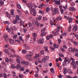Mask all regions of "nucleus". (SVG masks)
I'll list each match as a JSON object with an SVG mask.
<instances>
[{
	"mask_svg": "<svg viewBox=\"0 0 78 78\" xmlns=\"http://www.w3.org/2000/svg\"><path fill=\"white\" fill-rule=\"evenodd\" d=\"M26 5L28 8H30V12L31 14H32L33 13V5L32 4V2H30L29 3L27 4Z\"/></svg>",
	"mask_w": 78,
	"mask_h": 78,
	"instance_id": "obj_1",
	"label": "nucleus"
},
{
	"mask_svg": "<svg viewBox=\"0 0 78 78\" xmlns=\"http://www.w3.org/2000/svg\"><path fill=\"white\" fill-rule=\"evenodd\" d=\"M20 67V64L17 65L16 67L15 66L14 64L12 65L11 66V67L12 69H16L17 70L19 69Z\"/></svg>",
	"mask_w": 78,
	"mask_h": 78,
	"instance_id": "obj_2",
	"label": "nucleus"
},
{
	"mask_svg": "<svg viewBox=\"0 0 78 78\" xmlns=\"http://www.w3.org/2000/svg\"><path fill=\"white\" fill-rule=\"evenodd\" d=\"M59 12V10L57 8H54V12H53V14H56L57 13H58Z\"/></svg>",
	"mask_w": 78,
	"mask_h": 78,
	"instance_id": "obj_3",
	"label": "nucleus"
},
{
	"mask_svg": "<svg viewBox=\"0 0 78 78\" xmlns=\"http://www.w3.org/2000/svg\"><path fill=\"white\" fill-rule=\"evenodd\" d=\"M38 42L39 43H40V44H43L44 43V39H43V37H42L40 39H39L38 41Z\"/></svg>",
	"mask_w": 78,
	"mask_h": 78,
	"instance_id": "obj_4",
	"label": "nucleus"
},
{
	"mask_svg": "<svg viewBox=\"0 0 78 78\" xmlns=\"http://www.w3.org/2000/svg\"><path fill=\"white\" fill-rule=\"evenodd\" d=\"M47 33L46 32H41V37H43V36H45L46 34H47Z\"/></svg>",
	"mask_w": 78,
	"mask_h": 78,
	"instance_id": "obj_5",
	"label": "nucleus"
},
{
	"mask_svg": "<svg viewBox=\"0 0 78 78\" xmlns=\"http://www.w3.org/2000/svg\"><path fill=\"white\" fill-rule=\"evenodd\" d=\"M70 59L72 61V62H71V65H74V64H75V59H73V58H70Z\"/></svg>",
	"mask_w": 78,
	"mask_h": 78,
	"instance_id": "obj_6",
	"label": "nucleus"
},
{
	"mask_svg": "<svg viewBox=\"0 0 78 78\" xmlns=\"http://www.w3.org/2000/svg\"><path fill=\"white\" fill-rule=\"evenodd\" d=\"M59 8L60 9H62V8L65 9H67V5H66V6H64L63 7L61 5H60L59 6Z\"/></svg>",
	"mask_w": 78,
	"mask_h": 78,
	"instance_id": "obj_7",
	"label": "nucleus"
},
{
	"mask_svg": "<svg viewBox=\"0 0 78 78\" xmlns=\"http://www.w3.org/2000/svg\"><path fill=\"white\" fill-rule=\"evenodd\" d=\"M40 55H41V53H39L38 54H36L35 55V56L34 57V60H35V59H36L37 58H39V57Z\"/></svg>",
	"mask_w": 78,
	"mask_h": 78,
	"instance_id": "obj_8",
	"label": "nucleus"
},
{
	"mask_svg": "<svg viewBox=\"0 0 78 78\" xmlns=\"http://www.w3.org/2000/svg\"><path fill=\"white\" fill-rule=\"evenodd\" d=\"M28 24L29 26V27L30 28H32V27H33V23H28Z\"/></svg>",
	"mask_w": 78,
	"mask_h": 78,
	"instance_id": "obj_9",
	"label": "nucleus"
},
{
	"mask_svg": "<svg viewBox=\"0 0 78 78\" xmlns=\"http://www.w3.org/2000/svg\"><path fill=\"white\" fill-rule=\"evenodd\" d=\"M62 19V17L60 16V17H58L56 18V20L57 21H58V20H61Z\"/></svg>",
	"mask_w": 78,
	"mask_h": 78,
	"instance_id": "obj_10",
	"label": "nucleus"
},
{
	"mask_svg": "<svg viewBox=\"0 0 78 78\" xmlns=\"http://www.w3.org/2000/svg\"><path fill=\"white\" fill-rule=\"evenodd\" d=\"M69 10L70 11H75V8L73 7H71L69 8Z\"/></svg>",
	"mask_w": 78,
	"mask_h": 78,
	"instance_id": "obj_11",
	"label": "nucleus"
},
{
	"mask_svg": "<svg viewBox=\"0 0 78 78\" xmlns=\"http://www.w3.org/2000/svg\"><path fill=\"white\" fill-rule=\"evenodd\" d=\"M33 12L34 16H36V9H33Z\"/></svg>",
	"mask_w": 78,
	"mask_h": 78,
	"instance_id": "obj_12",
	"label": "nucleus"
},
{
	"mask_svg": "<svg viewBox=\"0 0 78 78\" xmlns=\"http://www.w3.org/2000/svg\"><path fill=\"white\" fill-rule=\"evenodd\" d=\"M4 52H5V53H6L7 55H9V51H8V50L7 49H5L4 50Z\"/></svg>",
	"mask_w": 78,
	"mask_h": 78,
	"instance_id": "obj_13",
	"label": "nucleus"
},
{
	"mask_svg": "<svg viewBox=\"0 0 78 78\" xmlns=\"http://www.w3.org/2000/svg\"><path fill=\"white\" fill-rule=\"evenodd\" d=\"M26 59H28V60H30L31 58V56H30V55H27L26 56Z\"/></svg>",
	"mask_w": 78,
	"mask_h": 78,
	"instance_id": "obj_14",
	"label": "nucleus"
},
{
	"mask_svg": "<svg viewBox=\"0 0 78 78\" xmlns=\"http://www.w3.org/2000/svg\"><path fill=\"white\" fill-rule=\"evenodd\" d=\"M73 30L75 32L77 31V27L76 26L74 27L73 29Z\"/></svg>",
	"mask_w": 78,
	"mask_h": 78,
	"instance_id": "obj_15",
	"label": "nucleus"
},
{
	"mask_svg": "<svg viewBox=\"0 0 78 78\" xmlns=\"http://www.w3.org/2000/svg\"><path fill=\"white\" fill-rule=\"evenodd\" d=\"M19 69H20V70L21 71H24V70H25V69H24V68L23 67H21V65H20V66L19 68Z\"/></svg>",
	"mask_w": 78,
	"mask_h": 78,
	"instance_id": "obj_16",
	"label": "nucleus"
},
{
	"mask_svg": "<svg viewBox=\"0 0 78 78\" xmlns=\"http://www.w3.org/2000/svg\"><path fill=\"white\" fill-rule=\"evenodd\" d=\"M4 5V2L2 1H0V5L1 6Z\"/></svg>",
	"mask_w": 78,
	"mask_h": 78,
	"instance_id": "obj_17",
	"label": "nucleus"
},
{
	"mask_svg": "<svg viewBox=\"0 0 78 78\" xmlns=\"http://www.w3.org/2000/svg\"><path fill=\"white\" fill-rule=\"evenodd\" d=\"M44 4H40L39 6V8H40V9H41V8L43 7V6H44Z\"/></svg>",
	"mask_w": 78,
	"mask_h": 78,
	"instance_id": "obj_18",
	"label": "nucleus"
},
{
	"mask_svg": "<svg viewBox=\"0 0 78 78\" xmlns=\"http://www.w3.org/2000/svg\"><path fill=\"white\" fill-rule=\"evenodd\" d=\"M53 45L54 48H57L59 47L58 45L56 44H54Z\"/></svg>",
	"mask_w": 78,
	"mask_h": 78,
	"instance_id": "obj_19",
	"label": "nucleus"
},
{
	"mask_svg": "<svg viewBox=\"0 0 78 78\" xmlns=\"http://www.w3.org/2000/svg\"><path fill=\"white\" fill-rule=\"evenodd\" d=\"M23 45H24V47H25L26 49V50H27L29 48V47H28V46L27 45V44H23Z\"/></svg>",
	"mask_w": 78,
	"mask_h": 78,
	"instance_id": "obj_20",
	"label": "nucleus"
},
{
	"mask_svg": "<svg viewBox=\"0 0 78 78\" xmlns=\"http://www.w3.org/2000/svg\"><path fill=\"white\" fill-rule=\"evenodd\" d=\"M61 2L59 1H56L55 2V4L56 5H59Z\"/></svg>",
	"mask_w": 78,
	"mask_h": 78,
	"instance_id": "obj_21",
	"label": "nucleus"
},
{
	"mask_svg": "<svg viewBox=\"0 0 78 78\" xmlns=\"http://www.w3.org/2000/svg\"><path fill=\"white\" fill-rule=\"evenodd\" d=\"M73 20V18H70L68 22L69 23H71V22H72Z\"/></svg>",
	"mask_w": 78,
	"mask_h": 78,
	"instance_id": "obj_22",
	"label": "nucleus"
},
{
	"mask_svg": "<svg viewBox=\"0 0 78 78\" xmlns=\"http://www.w3.org/2000/svg\"><path fill=\"white\" fill-rule=\"evenodd\" d=\"M14 10L12 9L10 11L11 14L12 16L14 15Z\"/></svg>",
	"mask_w": 78,
	"mask_h": 78,
	"instance_id": "obj_23",
	"label": "nucleus"
},
{
	"mask_svg": "<svg viewBox=\"0 0 78 78\" xmlns=\"http://www.w3.org/2000/svg\"><path fill=\"white\" fill-rule=\"evenodd\" d=\"M32 35L34 37H37V34L36 33H33Z\"/></svg>",
	"mask_w": 78,
	"mask_h": 78,
	"instance_id": "obj_24",
	"label": "nucleus"
},
{
	"mask_svg": "<svg viewBox=\"0 0 78 78\" xmlns=\"http://www.w3.org/2000/svg\"><path fill=\"white\" fill-rule=\"evenodd\" d=\"M61 28L62 27H58V28L56 30V32L58 33V32H59V29Z\"/></svg>",
	"mask_w": 78,
	"mask_h": 78,
	"instance_id": "obj_25",
	"label": "nucleus"
},
{
	"mask_svg": "<svg viewBox=\"0 0 78 78\" xmlns=\"http://www.w3.org/2000/svg\"><path fill=\"white\" fill-rule=\"evenodd\" d=\"M73 52H78V49L75 48H74L73 49Z\"/></svg>",
	"mask_w": 78,
	"mask_h": 78,
	"instance_id": "obj_26",
	"label": "nucleus"
},
{
	"mask_svg": "<svg viewBox=\"0 0 78 78\" xmlns=\"http://www.w3.org/2000/svg\"><path fill=\"white\" fill-rule=\"evenodd\" d=\"M64 73L65 74H66L67 73V71L68 70L66 68H64Z\"/></svg>",
	"mask_w": 78,
	"mask_h": 78,
	"instance_id": "obj_27",
	"label": "nucleus"
},
{
	"mask_svg": "<svg viewBox=\"0 0 78 78\" xmlns=\"http://www.w3.org/2000/svg\"><path fill=\"white\" fill-rule=\"evenodd\" d=\"M10 43L12 45H13V44L14 43V41L12 40V39H10L9 40Z\"/></svg>",
	"mask_w": 78,
	"mask_h": 78,
	"instance_id": "obj_28",
	"label": "nucleus"
},
{
	"mask_svg": "<svg viewBox=\"0 0 78 78\" xmlns=\"http://www.w3.org/2000/svg\"><path fill=\"white\" fill-rule=\"evenodd\" d=\"M19 23H20L21 25H23L24 24V22L21 21V20H20V21L18 22Z\"/></svg>",
	"mask_w": 78,
	"mask_h": 78,
	"instance_id": "obj_29",
	"label": "nucleus"
},
{
	"mask_svg": "<svg viewBox=\"0 0 78 78\" xmlns=\"http://www.w3.org/2000/svg\"><path fill=\"white\" fill-rule=\"evenodd\" d=\"M42 62H47V61H46V59L45 58H43L42 59Z\"/></svg>",
	"mask_w": 78,
	"mask_h": 78,
	"instance_id": "obj_30",
	"label": "nucleus"
},
{
	"mask_svg": "<svg viewBox=\"0 0 78 78\" xmlns=\"http://www.w3.org/2000/svg\"><path fill=\"white\" fill-rule=\"evenodd\" d=\"M3 23H4V24H6L7 23V24H8V25H9V24H10V23H9V22L8 21H5L3 22Z\"/></svg>",
	"mask_w": 78,
	"mask_h": 78,
	"instance_id": "obj_31",
	"label": "nucleus"
},
{
	"mask_svg": "<svg viewBox=\"0 0 78 78\" xmlns=\"http://www.w3.org/2000/svg\"><path fill=\"white\" fill-rule=\"evenodd\" d=\"M3 76L4 78H7V75H6V74L5 73H4L3 74Z\"/></svg>",
	"mask_w": 78,
	"mask_h": 78,
	"instance_id": "obj_32",
	"label": "nucleus"
},
{
	"mask_svg": "<svg viewBox=\"0 0 78 78\" xmlns=\"http://www.w3.org/2000/svg\"><path fill=\"white\" fill-rule=\"evenodd\" d=\"M35 23L37 27H39V25H40V23L38 22H35Z\"/></svg>",
	"mask_w": 78,
	"mask_h": 78,
	"instance_id": "obj_33",
	"label": "nucleus"
},
{
	"mask_svg": "<svg viewBox=\"0 0 78 78\" xmlns=\"http://www.w3.org/2000/svg\"><path fill=\"white\" fill-rule=\"evenodd\" d=\"M50 10V9L49 7H47L46 9V12H48Z\"/></svg>",
	"mask_w": 78,
	"mask_h": 78,
	"instance_id": "obj_34",
	"label": "nucleus"
},
{
	"mask_svg": "<svg viewBox=\"0 0 78 78\" xmlns=\"http://www.w3.org/2000/svg\"><path fill=\"white\" fill-rule=\"evenodd\" d=\"M17 22V20H15L13 21L12 23L13 24H16Z\"/></svg>",
	"mask_w": 78,
	"mask_h": 78,
	"instance_id": "obj_35",
	"label": "nucleus"
},
{
	"mask_svg": "<svg viewBox=\"0 0 78 78\" xmlns=\"http://www.w3.org/2000/svg\"><path fill=\"white\" fill-rule=\"evenodd\" d=\"M22 59H18V58H17L16 59V62H20V61H22Z\"/></svg>",
	"mask_w": 78,
	"mask_h": 78,
	"instance_id": "obj_36",
	"label": "nucleus"
},
{
	"mask_svg": "<svg viewBox=\"0 0 78 78\" xmlns=\"http://www.w3.org/2000/svg\"><path fill=\"white\" fill-rule=\"evenodd\" d=\"M17 7L19 9H21V6H20V5L19 4H18L17 5Z\"/></svg>",
	"mask_w": 78,
	"mask_h": 78,
	"instance_id": "obj_37",
	"label": "nucleus"
},
{
	"mask_svg": "<svg viewBox=\"0 0 78 78\" xmlns=\"http://www.w3.org/2000/svg\"><path fill=\"white\" fill-rule=\"evenodd\" d=\"M45 48V50L46 51H48V47L45 46L44 47Z\"/></svg>",
	"mask_w": 78,
	"mask_h": 78,
	"instance_id": "obj_38",
	"label": "nucleus"
},
{
	"mask_svg": "<svg viewBox=\"0 0 78 78\" xmlns=\"http://www.w3.org/2000/svg\"><path fill=\"white\" fill-rule=\"evenodd\" d=\"M73 69H76L77 68V65H75L73 66Z\"/></svg>",
	"mask_w": 78,
	"mask_h": 78,
	"instance_id": "obj_39",
	"label": "nucleus"
},
{
	"mask_svg": "<svg viewBox=\"0 0 78 78\" xmlns=\"http://www.w3.org/2000/svg\"><path fill=\"white\" fill-rule=\"evenodd\" d=\"M72 30V27L71 26H69V28L68 29L69 31H70Z\"/></svg>",
	"mask_w": 78,
	"mask_h": 78,
	"instance_id": "obj_40",
	"label": "nucleus"
},
{
	"mask_svg": "<svg viewBox=\"0 0 78 78\" xmlns=\"http://www.w3.org/2000/svg\"><path fill=\"white\" fill-rule=\"evenodd\" d=\"M41 19H42V16L39 15V16L38 18V20H41Z\"/></svg>",
	"mask_w": 78,
	"mask_h": 78,
	"instance_id": "obj_41",
	"label": "nucleus"
},
{
	"mask_svg": "<svg viewBox=\"0 0 78 78\" xmlns=\"http://www.w3.org/2000/svg\"><path fill=\"white\" fill-rule=\"evenodd\" d=\"M65 60L64 61V62H68V59H67L66 57H65L64 58Z\"/></svg>",
	"mask_w": 78,
	"mask_h": 78,
	"instance_id": "obj_42",
	"label": "nucleus"
},
{
	"mask_svg": "<svg viewBox=\"0 0 78 78\" xmlns=\"http://www.w3.org/2000/svg\"><path fill=\"white\" fill-rule=\"evenodd\" d=\"M19 15H17L16 16V20H19Z\"/></svg>",
	"mask_w": 78,
	"mask_h": 78,
	"instance_id": "obj_43",
	"label": "nucleus"
},
{
	"mask_svg": "<svg viewBox=\"0 0 78 78\" xmlns=\"http://www.w3.org/2000/svg\"><path fill=\"white\" fill-rule=\"evenodd\" d=\"M17 35H14L13 36V38L14 39H16V38H17Z\"/></svg>",
	"mask_w": 78,
	"mask_h": 78,
	"instance_id": "obj_44",
	"label": "nucleus"
},
{
	"mask_svg": "<svg viewBox=\"0 0 78 78\" xmlns=\"http://www.w3.org/2000/svg\"><path fill=\"white\" fill-rule=\"evenodd\" d=\"M8 37V36L7 35H4V38H5L6 41V38H7Z\"/></svg>",
	"mask_w": 78,
	"mask_h": 78,
	"instance_id": "obj_45",
	"label": "nucleus"
},
{
	"mask_svg": "<svg viewBox=\"0 0 78 78\" xmlns=\"http://www.w3.org/2000/svg\"><path fill=\"white\" fill-rule=\"evenodd\" d=\"M19 39L21 41H23V40L22 39V36H20L19 37Z\"/></svg>",
	"mask_w": 78,
	"mask_h": 78,
	"instance_id": "obj_46",
	"label": "nucleus"
},
{
	"mask_svg": "<svg viewBox=\"0 0 78 78\" xmlns=\"http://www.w3.org/2000/svg\"><path fill=\"white\" fill-rule=\"evenodd\" d=\"M45 29H46V28L45 27H44V28H43L41 31V32H44V31H45Z\"/></svg>",
	"mask_w": 78,
	"mask_h": 78,
	"instance_id": "obj_47",
	"label": "nucleus"
},
{
	"mask_svg": "<svg viewBox=\"0 0 78 78\" xmlns=\"http://www.w3.org/2000/svg\"><path fill=\"white\" fill-rule=\"evenodd\" d=\"M25 62L26 61L24 60H23L21 62V63L22 64H25Z\"/></svg>",
	"mask_w": 78,
	"mask_h": 78,
	"instance_id": "obj_48",
	"label": "nucleus"
},
{
	"mask_svg": "<svg viewBox=\"0 0 78 78\" xmlns=\"http://www.w3.org/2000/svg\"><path fill=\"white\" fill-rule=\"evenodd\" d=\"M47 40H49L50 39V36L49 35H48L46 37Z\"/></svg>",
	"mask_w": 78,
	"mask_h": 78,
	"instance_id": "obj_49",
	"label": "nucleus"
},
{
	"mask_svg": "<svg viewBox=\"0 0 78 78\" xmlns=\"http://www.w3.org/2000/svg\"><path fill=\"white\" fill-rule=\"evenodd\" d=\"M25 65H29L30 64V62L28 61H26L25 63Z\"/></svg>",
	"mask_w": 78,
	"mask_h": 78,
	"instance_id": "obj_50",
	"label": "nucleus"
},
{
	"mask_svg": "<svg viewBox=\"0 0 78 78\" xmlns=\"http://www.w3.org/2000/svg\"><path fill=\"white\" fill-rule=\"evenodd\" d=\"M50 71L51 72H52V73H53V72H54V69L53 68H51L50 69Z\"/></svg>",
	"mask_w": 78,
	"mask_h": 78,
	"instance_id": "obj_51",
	"label": "nucleus"
},
{
	"mask_svg": "<svg viewBox=\"0 0 78 78\" xmlns=\"http://www.w3.org/2000/svg\"><path fill=\"white\" fill-rule=\"evenodd\" d=\"M59 55L60 56V57H64V55H63L62 53L59 54Z\"/></svg>",
	"mask_w": 78,
	"mask_h": 78,
	"instance_id": "obj_52",
	"label": "nucleus"
},
{
	"mask_svg": "<svg viewBox=\"0 0 78 78\" xmlns=\"http://www.w3.org/2000/svg\"><path fill=\"white\" fill-rule=\"evenodd\" d=\"M22 53H23V54H25V53H26V50H22Z\"/></svg>",
	"mask_w": 78,
	"mask_h": 78,
	"instance_id": "obj_53",
	"label": "nucleus"
},
{
	"mask_svg": "<svg viewBox=\"0 0 78 78\" xmlns=\"http://www.w3.org/2000/svg\"><path fill=\"white\" fill-rule=\"evenodd\" d=\"M60 11L61 12V14H63V13H64V10L63 9H61Z\"/></svg>",
	"mask_w": 78,
	"mask_h": 78,
	"instance_id": "obj_54",
	"label": "nucleus"
},
{
	"mask_svg": "<svg viewBox=\"0 0 78 78\" xmlns=\"http://www.w3.org/2000/svg\"><path fill=\"white\" fill-rule=\"evenodd\" d=\"M68 50L69 51H72L73 50V48H69Z\"/></svg>",
	"mask_w": 78,
	"mask_h": 78,
	"instance_id": "obj_55",
	"label": "nucleus"
},
{
	"mask_svg": "<svg viewBox=\"0 0 78 78\" xmlns=\"http://www.w3.org/2000/svg\"><path fill=\"white\" fill-rule=\"evenodd\" d=\"M51 11H52L53 13V12H54V9H53L52 7H51Z\"/></svg>",
	"mask_w": 78,
	"mask_h": 78,
	"instance_id": "obj_56",
	"label": "nucleus"
},
{
	"mask_svg": "<svg viewBox=\"0 0 78 78\" xmlns=\"http://www.w3.org/2000/svg\"><path fill=\"white\" fill-rule=\"evenodd\" d=\"M60 49L62 52H64L65 51V50L63 48H61Z\"/></svg>",
	"mask_w": 78,
	"mask_h": 78,
	"instance_id": "obj_57",
	"label": "nucleus"
},
{
	"mask_svg": "<svg viewBox=\"0 0 78 78\" xmlns=\"http://www.w3.org/2000/svg\"><path fill=\"white\" fill-rule=\"evenodd\" d=\"M12 73L13 74V76H14V77H16V73L14 72H13Z\"/></svg>",
	"mask_w": 78,
	"mask_h": 78,
	"instance_id": "obj_58",
	"label": "nucleus"
},
{
	"mask_svg": "<svg viewBox=\"0 0 78 78\" xmlns=\"http://www.w3.org/2000/svg\"><path fill=\"white\" fill-rule=\"evenodd\" d=\"M50 48L52 51H54V50H55V48H54L53 47H50Z\"/></svg>",
	"mask_w": 78,
	"mask_h": 78,
	"instance_id": "obj_59",
	"label": "nucleus"
},
{
	"mask_svg": "<svg viewBox=\"0 0 78 78\" xmlns=\"http://www.w3.org/2000/svg\"><path fill=\"white\" fill-rule=\"evenodd\" d=\"M5 62H9V59H8V58H5Z\"/></svg>",
	"mask_w": 78,
	"mask_h": 78,
	"instance_id": "obj_60",
	"label": "nucleus"
},
{
	"mask_svg": "<svg viewBox=\"0 0 78 78\" xmlns=\"http://www.w3.org/2000/svg\"><path fill=\"white\" fill-rule=\"evenodd\" d=\"M68 72L69 73H73V72H72V71L70 69H69Z\"/></svg>",
	"mask_w": 78,
	"mask_h": 78,
	"instance_id": "obj_61",
	"label": "nucleus"
},
{
	"mask_svg": "<svg viewBox=\"0 0 78 78\" xmlns=\"http://www.w3.org/2000/svg\"><path fill=\"white\" fill-rule=\"evenodd\" d=\"M74 45H78V42H74Z\"/></svg>",
	"mask_w": 78,
	"mask_h": 78,
	"instance_id": "obj_62",
	"label": "nucleus"
},
{
	"mask_svg": "<svg viewBox=\"0 0 78 78\" xmlns=\"http://www.w3.org/2000/svg\"><path fill=\"white\" fill-rule=\"evenodd\" d=\"M67 34V33H62V36H65V35H66Z\"/></svg>",
	"mask_w": 78,
	"mask_h": 78,
	"instance_id": "obj_63",
	"label": "nucleus"
},
{
	"mask_svg": "<svg viewBox=\"0 0 78 78\" xmlns=\"http://www.w3.org/2000/svg\"><path fill=\"white\" fill-rule=\"evenodd\" d=\"M66 78H73V77L70 76H67Z\"/></svg>",
	"mask_w": 78,
	"mask_h": 78,
	"instance_id": "obj_64",
	"label": "nucleus"
}]
</instances>
